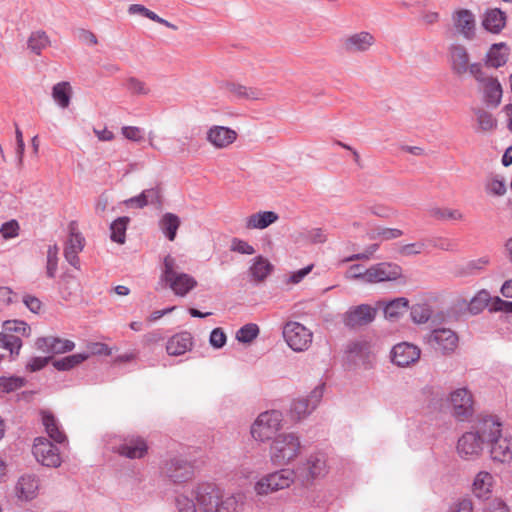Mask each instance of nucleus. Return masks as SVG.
Here are the masks:
<instances>
[{
	"label": "nucleus",
	"mask_w": 512,
	"mask_h": 512,
	"mask_svg": "<svg viewBox=\"0 0 512 512\" xmlns=\"http://www.w3.org/2000/svg\"><path fill=\"white\" fill-rule=\"evenodd\" d=\"M259 334V327L254 323L242 326L236 333V339L241 343H250Z\"/></svg>",
	"instance_id": "45"
},
{
	"label": "nucleus",
	"mask_w": 512,
	"mask_h": 512,
	"mask_svg": "<svg viewBox=\"0 0 512 512\" xmlns=\"http://www.w3.org/2000/svg\"><path fill=\"white\" fill-rule=\"evenodd\" d=\"M0 347L9 351L15 347L21 348L22 340L18 336L0 332Z\"/></svg>",
	"instance_id": "55"
},
{
	"label": "nucleus",
	"mask_w": 512,
	"mask_h": 512,
	"mask_svg": "<svg viewBox=\"0 0 512 512\" xmlns=\"http://www.w3.org/2000/svg\"><path fill=\"white\" fill-rule=\"evenodd\" d=\"M408 300L404 297L396 298L384 307V314L387 319L396 320L408 310Z\"/></svg>",
	"instance_id": "36"
},
{
	"label": "nucleus",
	"mask_w": 512,
	"mask_h": 512,
	"mask_svg": "<svg viewBox=\"0 0 512 512\" xmlns=\"http://www.w3.org/2000/svg\"><path fill=\"white\" fill-rule=\"evenodd\" d=\"M160 279L180 297L186 296L197 286V281L191 275L176 270V261L170 255L164 258Z\"/></svg>",
	"instance_id": "3"
},
{
	"label": "nucleus",
	"mask_w": 512,
	"mask_h": 512,
	"mask_svg": "<svg viewBox=\"0 0 512 512\" xmlns=\"http://www.w3.org/2000/svg\"><path fill=\"white\" fill-rule=\"evenodd\" d=\"M72 86L67 81H62L56 83L52 87V98L55 103L62 109L67 108L70 105L71 97H72Z\"/></svg>",
	"instance_id": "31"
},
{
	"label": "nucleus",
	"mask_w": 512,
	"mask_h": 512,
	"mask_svg": "<svg viewBox=\"0 0 512 512\" xmlns=\"http://www.w3.org/2000/svg\"><path fill=\"white\" fill-rule=\"evenodd\" d=\"M327 471L325 455L323 453H315L300 464L295 472L302 484L308 485L313 480L324 477Z\"/></svg>",
	"instance_id": "9"
},
{
	"label": "nucleus",
	"mask_w": 512,
	"mask_h": 512,
	"mask_svg": "<svg viewBox=\"0 0 512 512\" xmlns=\"http://www.w3.org/2000/svg\"><path fill=\"white\" fill-rule=\"evenodd\" d=\"M51 360V357H32L27 365L26 369L31 372H36L44 368L48 362Z\"/></svg>",
	"instance_id": "63"
},
{
	"label": "nucleus",
	"mask_w": 512,
	"mask_h": 512,
	"mask_svg": "<svg viewBox=\"0 0 512 512\" xmlns=\"http://www.w3.org/2000/svg\"><path fill=\"white\" fill-rule=\"evenodd\" d=\"M129 217L123 216L114 220L110 225L111 240L113 242L123 244L125 242L127 225L129 223Z\"/></svg>",
	"instance_id": "38"
},
{
	"label": "nucleus",
	"mask_w": 512,
	"mask_h": 512,
	"mask_svg": "<svg viewBox=\"0 0 512 512\" xmlns=\"http://www.w3.org/2000/svg\"><path fill=\"white\" fill-rule=\"evenodd\" d=\"M33 455L43 466L56 468L61 464L59 449L44 437L34 440Z\"/></svg>",
	"instance_id": "14"
},
{
	"label": "nucleus",
	"mask_w": 512,
	"mask_h": 512,
	"mask_svg": "<svg viewBox=\"0 0 512 512\" xmlns=\"http://www.w3.org/2000/svg\"><path fill=\"white\" fill-rule=\"evenodd\" d=\"M58 253L57 244L48 246L46 260V275L48 278H54L58 269Z\"/></svg>",
	"instance_id": "43"
},
{
	"label": "nucleus",
	"mask_w": 512,
	"mask_h": 512,
	"mask_svg": "<svg viewBox=\"0 0 512 512\" xmlns=\"http://www.w3.org/2000/svg\"><path fill=\"white\" fill-rule=\"evenodd\" d=\"M3 327L6 332H15L25 337L31 334L30 326L22 320H7L3 323Z\"/></svg>",
	"instance_id": "46"
},
{
	"label": "nucleus",
	"mask_w": 512,
	"mask_h": 512,
	"mask_svg": "<svg viewBox=\"0 0 512 512\" xmlns=\"http://www.w3.org/2000/svg\"><path fill=\"white\" fill-rule=\"evenodd\" d=\"M490 311L512 313V301H506L498 296H495L492 298V302L490 304Z\"/></svg>",
	"instance_id": "56"
},
{
	"label": "nucleus",
	"mask_w": 512,
	"mask_h": 512,
	"mask_svg": "<svg viewBox=\"0 0 512 512\" xmlns=\"http://www.w3.org/2000/svg\"><path fill=\"white\" fill-rule=\"evenodd\" d=\"M300 448V440L294 433L279 434L270 446L271 462L278 466L286 465L298 456Z\"/></svg>",
	"instance_id": "4"
},
{
	"label": "nucleus",
	"mask_w": 512,
	"mask_h": 512,
	"mask_svg": "<svg viewBox=\"0 0 512 512\" xmlns=\"http://www.w3.org/2000/svg\"><path fill=\"white\" fill-rule=\"evenodd\" d=\"M487 104L498 106L502 98V86L496 78L489 77L481 84Z\"/></svg>",
	"instance_id": "30"
},
{
	"label": "nucleus",
	"mask_w": 512,
	"mask_h": 512,
	"mask_svg": "<svg viewBox=\"0 0 512 512\" xmlns=\"http://www.w3.org/2000/svg\"><path fill=\"white\" fill-rule=\"evenodd\" d=\"M282 414L277 410L261 413L251 426V435L256 441L265 442L280 430Z\"/></svg>",
	"instance_id": "7"
},
{
	"label": "nucleus",
	"mask_w": 512,
	"mask_h": 512,
	"mask_svg": "<svg viewBox=\"0 0 512 512\" xmlns=\"http://www.w3.org/2000/svg\"><path fill=\"white\" fill-rule=\"evenodd\" d=\"M425 339L433 349L444 355L452 354L456 350L459 341L457 334L449 328L434 329Z\"/></svg>",
	"instance_id": "10"
},
{
	"label": "nucleus",
	"mask_w": 512,
	"mask_h": 512,
	"mask_svg": "<svg viewBox=\"0 0 512 512\" xmlns=\"http://www.w3.org/2000/svg\"><path fill=\"white\" fill-rule=\"evenodd\" d=\"M421 350L416 345L402 342L396 344L391 351V359L399 367H407L420 358Z\"/></svg>",
	"instance_id": "18"
},
{
	"label": "nucleus",
	"mask_w": 512,
	"mask_h": 512,
	"mask_svg": "<svg viewBox=\"0 0 512 512\" xmlns=\"http://www.w3.org/2000/svg\"><path fill=\"white\" fill-rule=\"evenodd\" d=\"M159 226L165 236L170 241H173L180 226V219L177 215L168 212L165 213L160 219Z\"/></svg>",
	"instance_id": "34"
},
{
	"label": "nucleus",
	"mask_w": 512,
	"mask_h": 512,
	"mask_svg": "<svg viewBox=\"0 0 512 512\" xmlns=\"http://www.w3.org/2000/svg\"><path fill=\"white\" fill-rule=\"evenodd\" d=\"M485 190L493 196H503L507 189L503 178L494 177L486 182Z\"/></svg>",
	"instance_id": "50"
},
{
	"label": "nucleus",
	"mask_w": 512,
	"mask_h": 512,
	"mask_svg": "<svg viewBox=\"0 0 512 512\" xmlns=\"http://www.w3.org/2000/svg\"><path fill=\"white\" fill-rule=\"evenodd\" d=\"M452 22L455 30L466 40L475 37V15L468 9H458L452 14Z\"/></svg>",
	"instance_id": "17"
},
{
	"label": "nucleus",
	"mask_w": 512,
	"mask_h": 512,
	"mask_svg": "<svg viewBox=\"0 0 512 512\" xmlns=\"http://www.w3.org/2000/svg\"><path fill=\"white\" fill-rule=\"evenodd\" d=\"M449 402L452 407L453 416L464 421L474 413V401L472 394L466 388H459L450 393Z\"/></svg>",
	"instance_id": "12"
},
{
	"label": "nucleus",
	"mask_w": 512,
	"mask_h": 512,
	"mask_svg": "<svg viewBox=\"0 0 512 512\" xmlns=\"http://www.w3.org/2000/svg\"><path fill=\"white\" fill-rule=\"evenodd\" d=\"M193 347L191 333L183 331L171 336L166 343V352L170 356H180L190 351Z\"/></svg>",
	"instance_id": "23"
},
{
	"label": "nucleus",
	"mask_w": 512,
	"mask_h": 512,
	"mask_svg": "<svg viewBox=\"0 0 512 512\" xmlns=\"http://www.w3.org/2000/svg\"><path fill=\"white\" fill-rule=\"evenodd\" d=\"M477 123L482 131H491L497 126V121L493 115L483 109L475 111Z\"/></svg>",
	"instance_id": "44"
},
{
	"label": "nucleus",
	"mask_w": 512,
	"mask_h": 512,
	"mask_svg": "<svg viewBox=\"0 0 512 512\" xmlns=\"http://www.w3.org/2000/svg\"><path fill=\"white\" fill-rule=\"evenodd\" d=\"M324 393V384L317 385L309 394L305 397L311 404L312 409H315L320 403Z\"/></svg>",
	"instance_id": "64"
},
{
	"label": "nucleus",
	"mask_w": 512,
	"mask_h": 512,
	"mask_svg": "<svg viewBox=\"0 0 512 512\" xmlns=\"http://www.w3.org/2000/svg\"><path fill=\"white\" fill-rule=\"evenodd\" d=\"M481 419L477 422L474 431L465 432L457 442L456 450L463 460H475L482 455L486 446L485 437L480 432Z\"/></svg>",
	"instance_id": "6"
},
{
	"label": "nucleus",
	"mask_w": 512,
	"mask_h": 512,
	"mask_svg": "<svg viewBox=\"0 0 512 512\" xmlns=\"http://www.w3.org/2000/svg\"><path fill=\"white\" fill-rule=\"evenodd\" d=\"M175 506L177 512H199L195 499H191L184 494L175 497Z\"/></svg>",
	"instance_id": "48"
},
{
	"label": "nucleus",
	"mask_w": 512,
	"mask_h": 512,
	"mask_svg": "<svg viewBox=\"0 0 512 512\" xmlns=\"http://www.w3.org/2000/svg\"><path fill=\"white\" fill-rule=\"evenodd\" d=\"M429 215L438 220L461 221L464 219L463 213L458 209L433 207L429 210Z\"/></svg>",
	"instance_id": "40"
},
{
	"label": "nucleus",
	"mask_w": 512,
	"mask_h": 512,
	"mask_svg": "<svg viewBox=\"0 0 512 512\" xmlns=\"http://www.w3.org/2000/svg\"><path fill=\"white\" fill-rule=\"evenodd\" d=\"M489 264L488 257H481L467 262L458 270L459 276H471L482 271Z\"/></svg>",
	"instance_id": "42"
},
{
	"label": "nucleus",
	"mask_w": 512,
	"mask_h": 512,
	"mask_svg": "<svg viewBox=\"0 0 512 512\" xmlns=\"http://www.w3.org/2000/svg\"><path fill=\"white\" fill-rule=\"evenodd\" d=\"M278 219L279 216L277 213L273 211H262L247 217L245 226L247 229H265Z\"/></svg>",
	"instance_id": "29"
},
{
	"label": "nucleus",
	"mask_w": 512,
	"mask_h": 512,
	"mask_svg": "<svg viewBox=\"0 0 512 512\" xmlns=\"http://www.w3.org/2000/svg\"><path fill=\"white\" fill-rule=\"evenodd\" d=\"M199 512H237L242 495L226 492L215 483L201 482L192 489Z\"/></svg>",
	"instance_id": "1"
},
{
	"label": "nucleus",
	"mask_w": 512,
	"mask_h": 512,
	"mask_svg": "<svg viewBox=\"0 0 512 512\" xmlns=\"http://www.w3.org/2000/svg\"><path fill=\"white\" fill-rule=\"evenodd\" d=\"M35 346L44 353L61 354L74 349L75 343L68 339L58 337H40L36 340Z\"/></svg>",
	"instance_id": "20"
},
{
	"label": "nucleus",
	"mask_w": 512,
	"mask_h": 512,
	"mask_svg": "<svg viewBox=\"0 0 512 512\" xmlns=\"http://www.w3.org/2000/svg\"><path fill=\"white\" fill-rule=\"evenodd\" d=\"M0 233L3 238L10 239L18 236L19 234V225L16 220H11L2 224L0 228Z\"/></svg>",
	"instance_id": "59"
},
{
	"label": "nucleus",
	"mask_w": 512,
	"mask_h": 512,
	"mask_svg": "<svg viewBox=\"0 0 512 512\" xmlns=\"http://www.w3.org/2000/svg\"><path fill=\"white\" fill-rule=\"evenodd\" d=\"M480 432L485 437L491 459L502 464L512 461V437L502 432V423L495 416L481 418Z\"/></svg>",
	"instance_id": "2"
},
{
	"label": "nucleus",
	"mask_w": 512,
	"mask_h": 512,
	"mask_svg": "<svg viewBox=\"0 0 512 512\" xmlns=\"http://www.w3.org/2000/svg\"><path fill=\"white\" fill-rule=\"evenodd\" d=\"M411 319L417 324L426 323L430 318V311L422 305L413 306L410 312Z\"/></svg>",
	"instance_id": "53"
},
{
	"label": "nucleus",
	"mask_w": 512,
	"mask_h": 512,
	"mask_svg": "<svg viewBox=\"0 0 512 512\" xmlns=\"http://www.w3.org/2000/svg\"><path fill=\"white\" fill-rule=\"evenodd\" d=\"M282 334L287 345L296 352L307 350L312 343V332L299 322H287Z\"/></svg>",
	"instance_id": "8"
},
{
	"label": "nucleus",
	"mask_w": 512,
	"mask_h": 512,
	"mask_svg": "<svg viewBox=\"0 0 512 512\" xmlns=\"http://www.w3.org/2000/svg\"><path fill=\"white\" fill-rule=\"evenodd\" d=\"M296 477L297 474L294 470L283 468L261 477L255 483L254 490L257 495H268L290 487Z\"/></svg>",
	"instance_id": "5"
},
{
	"label": "nucleus",
	"mask_w": 512,
	"mask_h": 512,
	"mask_svg": "<svg viewBox=\"0 0 512 512\" xmlns=\"http://www.w3.org/2000/svg\"><path fill=\"white\" fill-rule=\"evenodd\" d=\"M42 423L48 436L56 443H64L66 441L65 433L60 429L58 421L50 412H42Z\"/></svg>",
	"instance_id": "32"
},
{
	"label": "nucleus",
	"mask_w": 512,
	"mask_h": 512,
	"mask_svg": "<svg viewBox=\"0 0 512 512\" xmlns=\"http://www.w3.org/2000/svg\"><path fill=\"white\" fill-rule=\"evenodd\" d=\"M89 353H77L53 361V366L59 371H67L89 358Z\"/></svg>",
	"instance_id": "37"
},
{
	"label": "nucleus",
	"mask_w": 512,
	"mask_h": 512,
	"mask_svg": "<svg viewBox=\"0 0 512 512\" xmlns=\"http://www.w3.org/2000/svg\"><path fill=\"white\" fill-rule=\"evenodd\" d=\"M206 139L213 147L223 149L236 141L237 132L229 127L214 125L208 129Z\"/></svg>",
	"instance_id": "19"
},
{
	"label": "nucleus",
	"mask_w": 512,
	"mask_h": 512,
	"mask_svg": "<svg viewBox=\"0 0 512 512\" xmlns=\"http://www.w3.org/2000/svg\"><path fill=\"white\" fill-rule=\"evenodd\" d=\"M25 384V379L17 376L0 377V390L10 393L20 389Z\"/></svg>",
	"instance_id": "47"
},
{
	"label": "nucleus",
	"mask_w": 512,
	"mask_h": 512,
	"mask_svg": "<svg viewBox=\"0 0 512 512\" xmlns=\"http://www.w3.org/2000/svg\"><path fill=\"white\" fill-rule=\"evenodd\" d=\"M402 269L399 265L388 262H381L369 267L368 283H379L394 281L401 277Z\"/></svg>",
	"instance_id": "16"
},
{
	"label": "nucleus",
	"mask_w": 512,
	"mask_h": 512,
	"mask_svg": "<svg viewBox=\"0 0 512 512\" xmlns=\"http://www.w3.org/2000/svg\"><path fill=\"white\" fill-rule=\"evenodd\" d=\"M50 45V39L45 31L37 30L30 34L27 40V47L36 55H40L41 52Z\"/></svg>",
	"instance_id": "33"
},
{
	"label": "nucleus",
	"mask_w": 512,
	"mask_h": 512,
	"mask_svg": "<svg viewBox=\"0 0 512 512\" xmlns=\"http://www.w3.org/2000/svg\"><path fill=\"white\" fill-rule=\"evenodd\" d=\"M369 268H364L361 264L351 265L345 272V278L349 280H358L362 283H368Z\"/></svg>",
	"instance_id": "49"
},
{
	"label": "nucleus",
	"mask_w": 512,
	"mask_h": 512,
	"mask_svg": "<svg viewBox=\"0 0 512 512\" xmlns=\"http://www.w3.org/2000/svg\"><path fill=\"white\" fill-rule=\"evenodd\" d=\"M494 477L487 471H480L476 474L473 484V494L479 499H487L490 497L494 487Z\"/></svg>",
	"instance_id": "25"
},
{
	"label": "nucleus",
	"mask_w": 512,
	"mask_h": 512,
	"mask_svg": "<svg viewBox=\"0 0 512 512\" xmlns=\"http://www.w3.org/2000/svg\"><path fill=\"white\" fill-rule=\"evenodd\" d=\"M313 410L306 398H298L292 402L290 413L294 419L301 420L308 416Z\"/></svg>",
	"instance_id": "41"
},
{
	"label": "nucleus",
	"mask_w": 512,
	"mask_h": 512,
	"mask_svg": "<svg viewBox=\"0 0 512 512\" xmlns=\"http://www.w3.org/2000/svg\"><path fill=\"white\" fill-rule=\"evenodd\" d=\"M375 44V37L367 31L348 34L340 39L342 51L349 55L366 53Z\"/></svg>",
	"instance_id": "13"
},
{
	"label": "nucleus",
	"mask_w": 512,
	"mask_h": 512,
	"mask_svg": "<svg viewBox=\"0 0 512 512\" xmlns=\"http://www.w3.org/2000/svg\"><path fill=\"white\" fill-rule=\"evenodd\" d=\"M113 450L126 458L140 459L146 455L148 446L143 438L130 436L124 438L120 444L114 446Z\"/></svg>",
	"instance_id": "15"
},
{
	"label": "nucleus",
	"mask_w": 512,
	"mask_h": 512,
	"mask_svg": "<svg viewBox=\"0 0 512 512\" xmlns=\"http://www.w3.org/2000/svg\"><path fill=\"white\" fill-rule=\"evenodd\" d=\"M226 334L221 328H215L211 331L209 342L216 349L222 348L226 344Z\"/></svg>",
	"instance_id": "58"
},
{
	"label": "nucleus",
	"mask_w": 512,
	"mask_h": 512,
	"mask_svg": "<svg viewBox=\"0 0 512 512\" xmlns=\"http://www.w3.org/2000/svg\"><path fill=\"white\" fill-rule=\"evenodd\" d=\"M163 473L173 483L182 484L193 479L194 466L183 457H173L165 463Z\"/></svg>",
	"instance_id": "11"
},
{
	"label": "nucleus",
	"mask_w": 512,
	"mask_h": 512,
	"mask_svg": "<svg viewBox=\"0 0 512 512\" xmlns=\"http://www.w3.org/2000/svg\"><path fill=\"white\" fill-rule=\"evenodd\" d=\"M122 135L130 141L140 142L144 138V130L136 126H124L121 129Z\"/></svg>",
	"instance_id": "54"
},
{
	"label": "nucleus",
	"mask_w": 512,
	"mask_h": 512,
	"mask_svg": "<svg viewBox=\"0 0 512 512\" xmlns=\"http://www.w3.org/2000/svg\"><path fill=\"white\" fill-rule=\"evenodd\" d=\"M230 250L243 255H253L255 253L254 247L240 238L231 240Z\"/></svg>",
	"instance_id": "51"
},
{
	"label": "nucleus",
	"mask_w": 512,
	"mask_h": 512,
	"mask_svg": "<svg viewBox=\"0 0 512 512\" xmlns=\"http://www.w3.org/2000/svg\"><path fill=\"white\" fill-rule=\"evenodd\" d=\"M450 63L453 73L463 75L468 72L469 54L460 44H452L449 48Z\"/></svg>",
	"instance_id": "24"
},
{
	"label": "nucleus",
	"mask_w": 512,
	"mask_h": 512,
	"mask_svg": "<svg viewBox=\"0 0 512 512\" xmlns=\"http://www.w3.org/2000/svg\"><path fill=\"white\" fill-rule=\"evenodd\" d=\"M504 43L493 44L487 53V64L493 68H499L506 64L508 54Z\"/></svg>",
	"instance_id": "35"
},
{
	"label": "nucleus",
	"mask_w": 512,
	"mask_h": 512,
	"mask_svg": "<svg viewBox=\"0 0 512 512\" xmlns=\"http://www.w3.org/2000/svg\"><path fill=\"white\" fill-rule=\"evenodd\" d=\"M273 270V264L267 258L259 255L252 260L248 273L253 282L260 283L263 282Z\"/></svg>",
	"instance_id": "26"
},
{
	"label": "nucleus",
	"mask_w": 512,
	"mask_h": 512,
	"mask_svg": "<svg viewBox=\"0 0 512 512\" xmlns=\"http://www.w3.org/2000/svg\"><path fill=\"white\" fill-rule=\"evenodd\" d=\"M424 247L425 244L423 242H416L402 245L399 247L398 251L402 256H411L420 254L423 251Z\"/></svg>",
	"instance_id": "61"
},
{
	"label": "nucleus",
	"mask_w": 512,
	"mask_h": 512,
	"mask_svg": "<svg viewBox=\"0 0 512 512\" xmlns=\"http://www.w3.org/2000/svg\"><path fill=\"white\" fill-rule=\"evenodd\" d=\"M84 242V237L75 229H71L69 238L65 244L64 257L66 261L76 269L80 268L78 254L83 250Z\"/></svg>",
	"instance_id": "22"
},
{
	"label": "nucleus",
	"mask_w": 512,
	"mask_h": 512,
	"mask_svg": "<svg viewBox=\"0 0 512 512\" xmlns=\"http://www.w3.org/2000/svg\"><path fill=\"white\" fill-rule=\"evenodd\" d=\"M39 481L34 475H23L19 478L16 485V494L18 498L32 500L37 496Z\"/></svg>",
	"instance_id": "27"
},
{
	"label": "nucleus",
	"mask_w": 512,
	"mask_h": 512,
	"mask_svg": "<svg viewBox=\"0 0 512 512\" xmlns=\"http://www.w3.org/2000/svg\"><path fill=\"white\" fill-rule=\"evenodd\" d=\"M429 243L433 247L444 250V251H454L456 248L455 242L446 237L433 238V239L429 240Z\"/></svg>",
	"instance_id": "60"
},
{
	"label": "nucleus",
	"mask_w": 512,
	"mask_h": 512,
	"mask_svg": "<svg viewBox=\"0 0 512 512\" xmlns=\"http://www.w3.org/2000/svg\"><path fill=\"white\" fill-rule=\"evenodd\" d=\"M403 235V231L397 228H380L377 229L375 235L371 238H380L381 240H392L399 238Z\"/></svg>",
	"instance_id": "57"
},
{
	"label": "nucleus",
	"mask_w": 512,
	"mask_h": 512,
	"mask_svg": "<svg viewBox=\"0 0 512 512\" xmlns=\"http://www.w3.org/2000/svg\"><path fill=\"white\" fill-rule=\"evenodd\" d=\"M506 24V15L498 8L488 9L482 19V26L485 30L497 34Z\"/></svg>",
	"instance_id": "28"
},
{
	"label": "nucleus",
	"mask_w": 512,
	"mask_h": 512,
	"mask_svg": "<svg viewBox=\"0 0 512 512\" xmlns=\"http://www.w3.org/2000/svg\"><path fill=\"white\" fill-rule=\"evenodd\" d=\"M127 89L135 95H147L150 92L146 83L135 77L127 80Z\"/></svg>",
	"instance_id": "52"
},
{
	"label": "nucleus",
	"mask_w": 512,
	"mask_h": 512,
	"mask_svg": "<svg viewBox=\"0 0 512 512\" xmlns=\"http://www.w3.org/2000/svg\"><path fill=\"white\" fill-rule=\"evenodd\" d=\"M376 315V309L370 305L361 304L350 309L344 318L345 325L348 327H356L366 325L372 322Z\"/></svg>",
	"instance_id": "21"
},
{
	"label": "nucleus",
	"mask_w": 512,
	"mask_h": 512,
	"mask_svg": "<svg viewBox=\"0 0 512 512\" xmlns=\"http://www.w3.org/2000/svg\"><path fill=\"white\" fill-rule=\"evenodd\" d=\"M492 298L490 293L487 290L479 291L470 301L469 303V311L473 314H478L484 310V308H488L490 310V304L492 302Z\"/></svg>",
	"instance_id": "39"
},
{
	"label": "nucleus",
	"mask_w": 512,
	"mask_h": 512,
	"mask_svg": "<svg viewBox=\"0 0 512 512\" xmlns=\"http://www.w3.org/2000/svg\"><path fill=\"white\" fill-rule=\"evenodd\" d=\"M313 264H310L298 271L292 272L287 278V284H298L300 283L313 269Z\"/></svg>",
	"instance_id": "62"
}]
</instances>
